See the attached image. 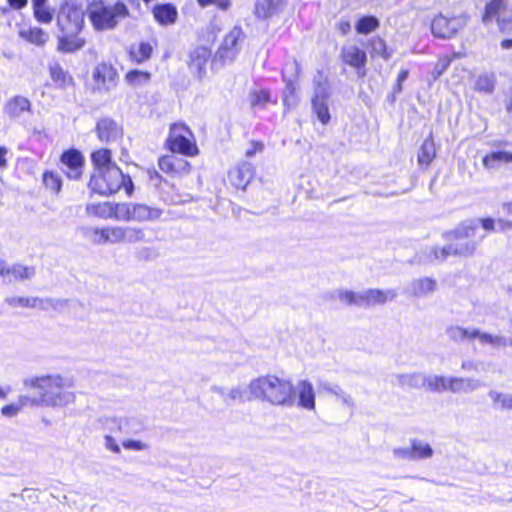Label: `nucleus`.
<instances>
[{
  "instance_id": "obj_1",
  "label": "nucleus",
  "mask_w": 512,
  "mask_h": 512,
  "mask_svg": "<svg viewBox=\"0 0 512 512\" xmlns=\"http://www.w3.org/2000/svg\"><path fill=\"white\" fill-rule=\"evenodd\" d=\"M57 25V51L61 53H75L85 44V38L80 36L85 25V12L75 3L65 2L59 8L56 17Z\"/></svg>"
},
{
  "instance_id": "obj_2",
  "label": "nucleus",
  "mask_w": 512,
  "mask_h": 512,
  "mask_svg": "<svg viewBox=\"0 0 512 512\" xmlns=\"http://www.w3.org/2000/svg\"><path fill=\"white\" fill-rule=\"evenodd\" d=\"M252 396L272 405L292 407L295 404L293 384L274 375L261 376L249 383Z\"/></svg>"
},
{
  "instance_id": "obj_3",
  "label": "nucleus",
  "mask_w": 512,
  "mask_h": 512,
  "mask_svg": "<svg viewBox=\"0 0 512 512\" xmlns=\"http://www.w3.org/2000/svg\"><path fill=\"white\" fill-rule=\"evenodd\" d=\"M23 384L26 388L39 390L43 406H65L75 399L74 393L67 390L72 384L60 375L29 377L23 380Z\"/></svg>"
},
{
  "instance_id": "obj_4",
  "label": "nucleus",
  "mask_w": 512,
  "mask_h": 512,
  "mask_svg": "<svg viewBox=\"0 0 512 512\" xmlns=\"http://www.w3.org/2000/svg\"><path fill=\"white\" fill-rule=\"evenodd\" d=\"M87 15L97 31L112 30L130 16L127 5L121 1H93L89 4Z\"/></svg>"
},
{
  "instance_id": "obj_5",
  "label": "nucleus",
  "mask_w": 512,
  "mask_h": 512,
  "mask_svg": "<svg viewBox=\"0 0 512 512\" xmlns=\"http://www.w3.org/2000/svg\"><path fill=\"white\" fill-rule=\"evenodd\" d=\"M90 190L102 196H109L124 188L128 196L133 193L134 184L129 175H124L117 165H110L90 177L88 183Z\"/></svg>"
},
{
  "instance_id": "obj_6",
  "label": "nucleus",
  "mask_w": 512,
  "mask_h": 512,
  "mask_svg": "<svg viewBox=\"0 0 512 512\" xmlns=\"http://www.w3.org/2000/svg\"><path fill=\"white\" fill-rule=\"evenodd\" d=\"M332 295H335L341 302L349 306L371 307L394 300L397 293L394 289H367L361 292L339 289Z\"/></svg>"
},
{
  "instance_id": "obj_7",
  "label": "nucleus",
  "mask_w": 512,
  "mask_h": 512,
  "mask_svg": "<svg viewBox=\"0 0 512 512\" xmlns=\"http://www.w3.org/2000/svg\"><path fill=\"white\" fill-rule=\"evenodd\" d=\"M485 238V234L479 237L478 241L455 240L456 243L446 245L442 248L433 246L428 249L427 258L429 261H445L449 256L468 257L475 253L478 244Z\"/></svg>"
},
{
  "instance_id": "obj_8",
  "label": "nucleus",
  "mask_w": 512,
  "mask_h": 512,
  "mask_svg": "<svg viewBox=\"0 0 512 512\" xmlns=\"http://www.w3.org/2000/svg\"><path fill=\"white\" fill-rule=\"evenodd\" d=\"M100 423L105 431L125 436H137L146 430L145 423L134 416L105 417Z\"/></svg>"
},
{
  "instance_id": "obj_9",
  "label": "nucleus",
  "mask_w": 512,
  "mask_h": 512,
  "mask_svg": "<svg viewBox=\"0 0 512 512\" xmlns=\"http://www.w3.org/2000/svg\"><path fill=\"white\" fill-rule=\"evenodd\" d=\"M496 224L497 222L492 218L466 219L459 223L453 230L444 232L442 236L447 241L471 239L475 237L476 231L480 225L484 230L491 232L495 231Z\"/></svg>"
},
{
  "instance_id": "obj_10",
  "label": "nucleus",
  "mask_w": 512,
  "mask_h": 512,
  "mask_svg": "<svg viewBox=\"0 0 512 512\" xmlns=\"http://www.w3.org/2000/svg\"><path fill=\"white\" fill-rule=\"evenodd\" d=\"M192 133L184 124H173L170 127L166 145L173 153L192 156L196 154L197 147L190 141Z\"/></svg>"
},
{
  "instance_id": "obj_11",
  "label": "nucleus",
  "mask_w": 512,
  "mask_h": 512,
  "mask_svg": "<svg viewBox=\"0 0 512 512\" xmlns=\"http://www.w3.org/2000/svg\"><path fill=\"white\" fill-rule=\"evenodd\" d=\"M468 19L466 14L451 18L439 14L431 22V32L436 38L450 39L467 25Z\"/></svg>"
},
{
  "instance_id": "obj_12",
  "label": "nucleus",
  "mask_w": 512,
  "mask_h": 512,
  "mask_svg": "<svg viewBox=\"0 0 512 512\" xmlns=\"http://www.w3.org/2000/svg\"><path fill=\"white\" fill-rule=\"evenodd\" d=\"M493 18H496L502 32H512V7L505 0H492L486 4L482 22L488 25Z\"/></svg>"
},
{
  "instance_id": "obj_13",
  "label": "nucleus",
  "mask_w": 512,
  "mask_h": 512,
  "mask_svg": "<svg viewBox=\"0 0 512 512\" xmlns=\"http://www.w3.org/2000/svg\"><path fill=\"white\" fill-rule=\"evenodd\" d=\"M243 31L240 27L235 26L225 37L218 48L214 61L225 64L232 62L239 53L238 41L242 37Z\"/></svg>"
},
{
  "instance_id": "obj_14",
  "label": "nucleus",
  "mask_w": 512,
  "mask_h": 512,
  "mask_svg": "<svg viewBox=\"0 0 512 512\" xmlns=\"http://www.w3.org/2000/svg\"><path fill=\"white\" fill-rule=\"evenodd\" d=\"M93 79L99 91L109 92L117 86L118 73L112 65L100 63L93 71Z\"/></svg>"
},
{
  "instance_id": "obj_15",
  "label": "nucleus",
  "mask_w": 512,
  "mask_h": 512,
  "mask_svg": "<svg viewBox=\"0 0 512 512\" xmlns=\"http://www.w3.org/2000/svg\"><path fill=\"white\" fill-rule=\"evenodd\" d=\"M255 174L251 163L243 161L229 171L228 179L237 189L245 190Z\"/></svg>"
},
{
  "instance_id": "obj_16",
  "label": "nucleus",
  "mask_w": 512,
  "mask_h": 512,
  "mask_svg": "<svg viewBox=\"0 0 512 512\" xmlns=\"http://www.w3.org/2000/svg\"><path fill=\"white\" fill-rule=\"evenodd\" d=\"M160 170L171 176H182L188 174L191 169L190 163L178 156H162L158 160Z\"/></svg>"
},
{
  "instance_id": "obj_17",
  "label": "nucleus",
  "mask_w": 512,
  "mask_h": 512,
  "mask_svg": "<svg viewBox=\"0 0 512 512\" xmlns=\"http://www.w3.org/2000/svg\"><path fill=\"white\" fill-rule=\"evenodd\" d=\"M95 131L102 142H113L123 135V129L110 117H103L97 121Z\"/></svg>"
},
{
  "instance_id": "obj_18",
  "label": "nucleus",
  "mask_w": 512,
  "mask_h": 512,
  "mask_svg": "<svg viewBox=\"0 0 512 512\" xmlns=\"http://www.w3.org/2000/svg\"><path fill=\"white\" fill-rule=\"evenodd\" d=\"M288 0H256L254 15L257 19L267 20L282 13Z\"/></svg>"
},
{
  "instance_id": "obj_19",
  "label": "nucleus",
  "mask_w": 512,
  "mask_h": 512,
  "mask_svg": "<svg viewBox=\"0 0 512 512\" xmlns=\"http://www.w3.org/2000/svg\"><path fill=\"white\" fill-rule=\"evenodd\" d=\"M62 164L67 168L66 175L70 179L77 180L82 174L84 157L78 150L70 149L61 156Z\"/></svg>"
},
{
  "instance_id": "obj_20",
  "label": "nucleus",
  "mask_w": 512,
  "mask_h": 512,
  "mask_svg": "<svg viewBox=\"0 0 512 512\" xmlns=\"http://www.w3.org/2000/svg\"><path fill=\"white\" fill-rule=\"evenodd\" d=\"M3 112L11 119H19L25 113H32V104L28 98L16 95L6 101Z\"/></svg>"
},
{
  "instance_id": "obj_21",
  "label": "nucleus",
  "mask_w": 512,
  "mask_h": 512,
  "mask_svg": "<svg viewBox=\"0 0 512 512\" xmlns=\"http://www.w3.org/2000/svg\"><path fill=\"white\" fill-rule=\"evenodd\" d=\"M211 390L213 392L219 394L222 397L223 402L227 406L232 405L236 401L243 403V402L251 401V400L255 399L254 396H252L249 387L247 390L244 387L237 386V387L232 388L230 391H226L223 387H219V386L215 385V386L211 387Z\"/></svg>"
},
{
  "instance_id": "obj_22",
  "label": "nucleus",
  "mask_w": 512,
  "mask_h": 512,
  "mask_svg": "<svg viewBox=\"0 0 512 512\" xmlns=\"http://www.w3.org/2000/svg\"><path fill=\"white\" fill-rule=\"evenodd\" d=\"M340 57L346 65L355 68L358 73L365 68L367 62L366 52L355 45L343 46Z\"/></svg>"
},
{
  "instance_id": "obj_23",
  "label": "nucleus",
  "mask_w": 512,
  "mask_h": 512,
  "mask_svg": "<svg viewBox=\"0 0 512 512\" xmlns=\"http://www.w3.org/2000/svg\"><path fill=\"white\" fill-rule=\"evenodd\" d=\"M436 289L437 282L435 279L430 277H421L412 280L405 287L404 293L417 298H422L433 293Z\"/></svg>"
},
{
  "instance_id": "obj_24",
  "label": "nucleus",
  "mask_w": 512,
  "mask_h": 512,
  "mask_svg": "<svg viewBox=\"0 0 512 512\" xmlns=\"http://www.w3.org/2000/svg\"><path fill=\"white\" fill-rule=\"evenodd\" d=\"M155 21L161 26H169L176 23L178 11L171 3L156 4L152 9Z\"/></svg>"
},
{
  "instance_id": "obj_25",
  "label": "nucleus",
  "mask_w": 512,
  "mask_h": 512,
  "mask_svg": "<svg viewBox=\"0 0 512 512\" xmlns=\"http://www.w3.org/2000/svg\"><path fill=\"white\" fill-rule=\"evenodd\" d=\"M5 277L4 280L8 283L12 281H24L31 279L36 274L34 266H24L22 264H13L12 266H6L4 264Z\"/></svg>"
},
{
  "instance_id": "obj_26",
  "label": "nucleus",
  "mask_w": 512,
  "mask_h": 512,
  "mask_svg": "<svg viewBox=\"0 0 512 512\" xmlns=\"http://www.w3.org/2000/svg\"><path fill=\"white\" fill-rule=\"evenodd\" d=\"M210 56L211 51L206 47L200 46L195 48L190 54V70L201 78L205 74V66Z\"/></svg>"
},
{
  "instance_id": "obj_27",
  "label": "nucleus",
  "mask_w": 512,
  "mask_h": 512,
  "mask_svg": "<svg viewBox=\"0 0 512 512\" xmlns=\"http://www.w3.org/2000/svg\"><path fill=\"white\" fill-rule=\"evenodd\" d=\"M163 214V210L157 207H150L146 204L133 203L132 221L146 222L158 220Z\"/></svg>"
},
{
  "instance_id": "obj_28",
  "label": "nucleus",
  "mask_w": 512,
  "mask_h": 512,
  "mask_svg": "<svg viewBox=\"0 0 512 512\" xmlns=\"http://www.w3.org/2000/svg\"><path fill=\"white\" fill-rule=\"evenodd\" d=\"M250 105L253 109H264L268 104H277L278 98L269 89L254 88L249 93Z\"/></svg>"
},
{
  "instance_id": "obj_29",
  "label": "nucleus",
  "mask_w": 512,
  "mask_h": 512,
  "mask_svg": "<svg viewBox=\"0 0 512 512\" xmlns=\"http://www.w3.org/2000/svg\"><path fill=\"white\" fill-rule=\"evenodd\" d=\"M298 406L307 409H315V393L313 385L308 380H301L297 384Z\"/></svg>"
},
{
  "instance_id": "obj_30",
  "label": "nucleus",
  "mask_w": 512,
  "mask_h": 512,
  "mask_svg": "<svg viewBox=\"0 0 512 512\" xmlns=\"http://www.w3.org/2000/svg\"><path fill=\"white\" fill-rule=\"evenodd\" d=\"M450 384V392L452 393H471L483 386V383L478 379L453 376Z\"/></svg>"
},
{
  "instance_id": "obj_31",
  "label": "nucleus",
  "mask_w": 512,
  "mask_h": 512,
  "mask_svg": "<svg viewBox=\"0 0 512 512\" xmlns=\"http://www.w3.org/2000/svg\"><path fill=\"white\" fill-rule=\"evenodd\" d=\"M395 377L397 380V385L402 388H425L426 375L420 372L397 374Z\"/></svg>"
},
{
  "instance_id": "obj_32",
  "label": "nucleus",
  "mask_w": 512,
  "mask_h": 512,
  "mask_svg": "<svg viewBox=\"0 0 512 512\" xmlns=\"http://www.w3.org/2000/svg\"><path fill=\"white\" fill-rule=\"evenodd\" d=\"M452 376L426 375L425 389L433 393L450 392Z\"/></svg>"
},
{
  "instance_id": "obj_33",
  "label": "nucleus",
  "mask_w": 512,
  "mask_h": 512,
  "mask_svg": "<svg viewBox=\"0 0 512 512\" xmlns=\"http://www.w3.org/2000/svg\"><path fill=\"white\" fill-rule=\"evenodd\" d=\"M435 156H436L435 143H434L432 136L430 135L423 141V143L419 149V152H418L417 160H418L419 165H421L425 168H428V166L431 164V162L433 161Z\"/></svg>"
},
{
  "instance_id": "obj_34",
  "label": "nucleus",
  "mask_w": 512,
  "mask_h": 512,
  "mask_svg": "<svg viewBox=\"0 0 512 512\" xmlns=\"http://www.w3.org/2000/svg\"><path fill=\"white\" fill-rule=\"evenodd\" d=\"M446 335L453 342L462 343L465 340L475 339L478 335V329L463 328L461 326H449L446 329Z\"/></svg>"
},
{
  "instance_id": "obj_35",
  "label": "nucleus",
  "mask_w": 512,
  "mask_h": 512,
  "mask_svg": "<svg viewBox=\"0 0 512 512\" xmlns=\"http://www.w3.org/2000/svg\"><path fill=\"white\" fill-rule=\"evenodd\" d=\"M50 77L58 88H65L73 84L72 76L60 64L55 63L49 67Z\"/></svg>"
},
{
  "instance_id": "obj_36",
  "label": "nucleus",
  "mask_w": 512,
  "mask_h": 512,
  "mask_svg": "<svg viewBox=\"0 0 512 512\" xmlns=\"http://www.w3.org/2000/svg\"><path fill=\"white\" fill-rule=\"evenodd\" d=\"M496 82L494 73H482L476 78L474 89L479 93L490 95L495 90Z\"/></svg>"
},
{
  "instance_id": "obj_37",
  "label": "nucleus",
  "mask_w": 512,
  "mask_h": 512,
  "mask_svg": "<svg viewBox=\"0 0 512 512\" xmlns=\"http://www.w3.org/2000/svg\"><path fill=\"white\" fill-rule=\"evenodd\" d=\"M367 47L370 48L372 56H379L384 60H389L392 57V51H389L386 41L380 36H373L367 42Z\"/></svg>"
},
{
  "instance_id": "obj_38",
  "label": "nucleus",
  "mask_w": 512,
  "mask_h": 512,
  "mask_svg": "<svg viewBox=\"0 0 512 512\" xmlns=\"http://www.w3.org/2000/svg\"><path fill=\"white\" fill-rule=\"evenodd\" d=\"M476 338L479 339L480 343L485 345L489 344L495 348L499 347H511L512 346V338L500 335H493L486 332H481L478 329V335Z\"/></svg>"
},
{
  "instance_id": "obj_39",
  "label": "nucleus",
  "mask_w": 512,
  "mask_h": 512,
  "mask_svg": "<svg viewBox=\"0 0 512 512\" xmlns=\"http://www.w3.org/2000/svg\"><path fill=\"white\" fill-rule=\"evenodd\" d=\"M35 298V306L33 308H38L43 311H61L63 308H65L68 304V301L66 299H60V298Z\"/></svg>"
},
{
  "instance_id": "obj_40",
  "label": "nucleus",
  "mask_w": 512,
  "mask_h": 512,
  "mask_svg": "<svg viewBox=\"0 0 512 512\" xmlns=\"http://www.w3.org/2000/svg\"><path fill=\"white\" fill-rule=\"evenodd\" d=\"M488 396L492 406L497 410H512V394L502 393L497 390H490Z\"/></svg>"
},
{
  "instance_id": "obj_41",
  "label": "nucleus",
  "mask_w": 512,
  "mask_h": 512,
  "mask_svg": "<svg viewBox=\"0 0 512 512\" xmlns=\"http://www.w3.org/2000/svg\"><path fill=\"white\" fill-rule=\"evenodd\" d=\"M380 27V21L377 17L372 15H367L361 17L356 25L355 30L358 34H369L371 32L376 31Z\"/></svg>"
},
{
  "instance_id": "obj_42",
  "label": "nucleus",
  "mask_w": 512,
  "mask_h": 512,
  "mask_svg": "<svg viewBox=\"0 0 512 512\" xmlns=\"http://www.w3.org/2000/svg\"><path fill=\"white\" fill-rule=\"evenodd\" d=\"M512 162V153L507 151H495L486 155L483 164L487 168H495L500 163Z\"/></svg>"
},
{
  "instance_id": "obj_43",
  "label": "nucleus",
  "mask_w": 512,
  "mask_h": 512,
  "mask_svg": "<svg viewBox=\"0 0 512 512\" xmlns=\"http://www.w3.org/2000/svg\"><path fill=\"white\" fill-rule=\"evenodd\" d=\"M91 160L97 171L107 169L110 165H116L111 161V151L109 149H99L92 153Z\"/></svg>"
},
{
  "instance_id": "obj_44",
  "label": "nucleus",
  "mask_w": 512,
  "mask_h": 512,
  "mask_svg": "<svg viewBox=\"0 0 512 512\" xmlns=\"http://www.w3.org/2000/svg\"><path fill=\"white\" fill-rule=\"evenodd\" d=\"M20 35L30 43L41 46L44 45L48 40V34L41 28L34 27L27 31H21Z\"/></svg>"
},
{
  "instance_id": "obj_45",
  "label": "nucleus",
  "mask_w": 512,
  "mask_h": 512,
  "mask_svg": "<svg viewBox=\"0 0 512 512\" xmlns=\"http://www.w3.org/2000/svg\"><path fill=\"white\" fill-rule=\"evenodd\" d=\"M329 98L330 91L328 81L319 74L318 78H314V96L312 100L328 101Z\"/></svg>"
},
{
  "instance_id": "obj_46",
  "label": "nucleus",
  "mask_w": 512,
  "mask_h": 512,
  "mask_svg": "<svg viewBox=\"0 0 512 512\" xmlns=\"http://www.w3.org/2000/svg\"><path fill=\"white\" fill-rule=\"evenodd\" d=\"M133 203H112L111 218L119 221H132Z\"/></svg>"
},
{
  "instance_id": "obj_47",
  "label": "nucleus",
  "mask_w": 512,
  "mask_h": 512,
  "mask_svg": "<svg viewBox=\"0 0 512 512\" xmlns=\"http://www.w3.org/2000/svg\"><path fill=\"white\" fill-rule=\"evenodd\" d=\"M282 76L283 81L286 83L283 91V103L287 107H294L298 102L295 82L292 79H287L284 73Z\"/></svg>"
},
{
  "instance_id": "obj_48",
  "label": "nucleus",
  "mask_w": 512,
  "mask_h": 512,
  "mask_svg": "<svg viewBox=\"0 0 512 512\" xmlns=\"http://www.w3.org/2000/svg\"><path fill=\"white\" fill-rule=\"evenodd\" d=\"M151 79V74L146 71H140V70H131L126 73L125 80L126 82L133 86V87H139L147 84Z\"/></svg>"
},
{
  "instance_id": "obj_49",
  "label": "nucleus",
  "mask_w": 512,
  "mask_h": 512,
  "mask_svg": "<svg viewBox=\"0 0 512 512\" xmlns=\"http://www.w3.org/2000/svg\"><path fill=\"white\" fill-rule=\"evenodd\" d=\"M86 212L89 215H95L101 218H111L112 203H91L86 206Z\"/></svg>"
},
{
  "instance_id": "obj_50",
  "label": "nucleus",
  "mask_w": 512,
  "mask_h": 512,
  "mask_svg": "<svg viewBox=\"0 0 512 512\" xmlns=\"http://www.w3.org/2000/svg\"><path fill=\"white\" fill-rule=\"evenodd\" d=\"M411 445L414 454V460L427 459L432 457L433 449L428 443H424L420 440H411Z\"/></svg>"
},
{
  "instance_id": "obj_51",
  "label": "nucleus",
  "mask_w": 512,
  "mask_h": 512,
  "mask_svg": "<svg viewBox=\"0 0 512 512\" xmlns=\"http://www.w3.org/2000/svg\"><path fill=\"white\" fill-rule=\"evenodd\" d=\"M312 109L322 124L326 125L330 121L328 101L312 100Z\"/></svg>"
},
{
  "instance_id": "obj_52",
  "label": "nucleus",
  "mask_w": 512,
  "mask_h": 512,
  "mask_svg": "<svg viewBox=\"0 0 512 512\" xmlns=\"http://www.w3.org/2000/svg\"><path fill=\"white\" fill-rule=\"evenodd\" d=\"M145 240V232L140 227H124V243L133 244Z\"/></svg>"
},
{
  "instance_id": "obj_53",
  "label": "nucleus",
  "mask_w": 512,
  "mask_h": 512,
  "mask_svg": "<svg viewBox=\"0 0 512 512\" xmlns=\"http://www.w3.org/2000/svg\"><path fill=\"white\" fill-rule=\"evenodd\" d=\"M152 54V46L148 42H141L136 50L130 52L131 58L137 63L148 60Z\"/></svg>"
},
{
  "instance_id": "obj_54",
  "label": "nucleus",
  "mask_w": 512,
  "mask_h": 512,
  "mask_svg": "<svg viewBox=\"0 0 512 512\" xmlns=\"http://www.w3.org/2000/svg\"><path fill=\"white\" fill-rule=\"evenodd\" d=\"M43 183L46 188L50 189L53 192H59L62 186L61 177L58 173L47 171L43 175Z\"/></svg>"
},
{
  "instance_id": "obj_55",
  "label": "nucleus",
  "mask_w": 512,
  "mask_h": 512,
  "mask_svg": "<svg viewBox=\"0 0 512 512\" xmlns=\"http://www.w3.org/2000/svg\"><path fill=\"white\" fill-rule=\"evenodd\" d=\"M35 298L33 297H20V296H12L7 297L5 299V303H7L11 307H28L32 308L35 306Z\"/></svg>"
},
{
  "instance_id": "obj_56",
  "label": "nucleus",
  "mask_w": 512,
  "mask_h": 512,
  "mask_svg": "<svg viewBox=\"0 0 512 512\" xmlns=\"http://www.w3.org/2000/svg\"><path fill=\"white\" fill-rule=\"evenodd\" d=\"M451 59L448 56L440 57L431 71L433 80H437L450 66Z\"/></svg>"
},
{
  "instance_id": "obj_57",
  "label": "nucleus",
  "mask_w": 512,
  "mask_h": 512,
  "mask_svg": "<svg viewBox=\"0 0 512 512\" xmlns=\"http://www.w3.org/2000/svg\"><path fill=\"white\" fill-rule=\"evenodd\" d=\"M135 256L138 260L150 261L156 259L159 253L152 247H141L136 251Z\"/></svg>"
},
{
  "instance_id": "obj_58",
  "label": "nucleus",
  "mask_w": 512,
  "mask_h": 512,
  "mask_svg": "<svg viewBox=\"0 0 512 512\" xmlns=\"http://www.w3.org/2000/svg\"><path fill=\"white\" fill-rule=\"evenodd\" d=\"M122 446L126 450H133V451H145V450H148L150 447L148 443H145L140 440H135V439H124L122 441Z\"/></svg>"
},
{
  "instance_id": "obj_59",
  "label": "nucleus",
  "mask_w": 512,
  "mask_h": 512,
  "mask_svg": "<svg viewBox=\"0 0 512 512\" xmlns=\"http://www.w3.org/2000/svg\"><path fill=\"white\" fill-rule=\"evenodd\" d=\"M21 409L31 406V407H39L43 406L40 395L38 397H29L27 395H21L18 397L16 401Z\"/></svg>"
},
{
  "instance_id": "obj_60",
  "label": "nucleus",
  "mask_w": 512,
  "mask_h": 512,
  "mask_svg": "<svg viewBox=\"0 0 512 512\" xmlns=\"http://www.w3.org/2000/svg\"><path fill=\"white\" fill-rule=\"evenodd\" d=\"M108 240L111 244L124 243V227H108Z\"/></svg>"
},
{
  "instance_id": "obj_61",
  "label": "nucleus",
  "mask_w": 512,
  "mask_h": 512,
  "mask_svg": "<svg viewBox=\"0 0 512 512\" xmlns=\"http://www.w3.org/2000/svg\"><path fill=\"white\" fill-rule=\"evenodd\" d=\"M93 243L95 244H106L109 240L106 239L109 236V228H94L93 229Z\"/></svg>"
},
{
  "instance_id": "obj_62",
  "label": "nucleus",
  "mask_w": 512,
  "mask_h": 512,
  "mask_svg": "<svg viewBox=\"0 0 512 512\" xmlns=\"http://www.w3.org/2000/svg\"><path fill=\"white\" fill-rule=\"evenodd\" d=\"M35 18L41 23H50L52 21V13L47 6L34 9Z\"/></svg>"
},
{
  "instance_id": "obj_63",
  "label": "nucleus",
  "mask_w": 512,
  "mask_h": 512,
  "mask_svg": "<svg viewBox=\"0 0 512 512\" xmlns=\"http://www.w3.org/2000/svg\"><path fill=\"white\" fill-rule=\"evenodd\" d=\"M113 433L108 432L104 436V446L107 450L119 454L121 452V448L116 442L115 438L112 436Z\"/></svg>"
},
{
  "instance_id": "obj_64",
  "label": "nucleus",
  "mask_w": 512,
  "mask_h": 512,
  "mask_svg": "<svg viewBox=\"0 0 512 512\" xmlns=\"http://www.w3.org/2000/svg\"><path fill=\"white\" fill-rule=\"evenodd\" d=\"M22 409L20 408V406L17 404V402H13L11 404H8V405H5L1 408V414L4 416V417H8V418H12V417H15L19 414V412L21 411Z\"/></svg>"
}]
</instances>
